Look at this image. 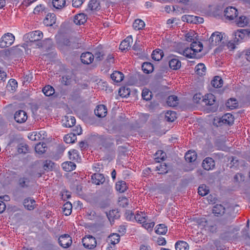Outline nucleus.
<instances>
[{"instance_id": "f257e3e1", "label": "nucleus", "mask_w": 250, "mask_h": 250, "mask_svg": "<svg viewBox=\"0 0 250 250\" xmlns=\"http://www.w3.org/2000/svg\"><path fill=\"white\" fill-rule=\"evenodd\" d=\"M15 41L14 36L10 33L5 34L0 41V47L4 48L11 46Z\"/></svg>"}, {"instance_id": "f03ea898", "label": "nucleus", "mask_w": 250, "mask_h": 250, "mask_svg": "<svg viewBox=\"0 0 250 250\" xmlns=\"http://www.w3.org/2000/svg\"><path fill=\"white\" fill-rule=\"evenodd\" d=\"M82 243L83 246L87 249H92L96 247L97 241L95 237L91 235L85 236L82 239Z\"/></svg>"}, {"instance_id": "7ed1b4c3", "label": "nucleus", "mask_w": 250, "mask_h": 250, "mask_svg": "<svg viewBox=\"0 0 250 250\" xmlns=\"http://www.w3.org/2000/svg\"><path fill=\"white\" fill-rule=\"evenodd\" d=\"M31 178L30 176L22 175L18 181V185L21 188H27L30 186Z\"/></svg>"}, {"instance_id": "20e7f679", "label": "nucleus", "mask_w": 250, "mask_h": 250, "mask_svg": "<svg viewBox=\"0 0 250 250\" xmlns=\"http://www.w3.org/2000/svg\"><path fill=\"white\" fill-rule=\"evenodd\" d=\"M42 38L43 33L39 30L33 31L27 34V38L31 42L41 41Z\"/></svg>"}, {"instance_id": "39448f33", "label": "nucleus", "mask_w": 250, "mask_h": 250, "mask_svg": "<svg viewBox=\"0 0 250 250\" xmlns=\"http://www.w3.org/2000/svg\"><path fill=\"white\" fill-rule=\"evenodd\" d=\"M238 11L233 7H227L224 11V15L227 19L232 20L237 16Z\"/></svg>"}, {"instance_id": "423d86ee", "label": "nucleus", "mask_w": 250, "mask_h": 250, "mask_svg": "<svg viewBox=\"0 0 250 250\" xmlns=\"http://www.w3.org/2000/svg\"><path fill=\"white\" fill-rule=\"evenodd\" d=\"M58 240L60 245L64 248H68L72 244L71 238L68 234L62 235Z\"/></svg>"}, {"instance_id": "0eeeda50", "label": "nucleus", "mask_w": 250, "mask_h": 250, "mask_svg": "<svg viewBox=\"0 0 250 250\" xmlns=\"http://www.w3.org/2000/svg\"><path fill=\"white\" fill-rule=\"evenodd\" d=\"M77 130H75V133H70L67 134L65 135L64 137V141L67 143V144H70V143H73L75 142V140H76V136L75 134H77L78 135H80L82 133V129L81 127L79 128L77 126Z\"/></svg>"}, {"instance_id": "6e6552de", "label": "nucleus", "mask_w": 250, "mask_h": 250, "mask_svg": "<svg viewBox=\"0 0 250 250\" xmlns=\"http://www.w3.org/2000/svg\"><path fill=\"white\" fill-rule=\"evenodd\" d=\"M14 119L17 123H23L27 120V115L24 111L20 110L16 111L15 113Z\"/></svg>"}, {"instance_id": "1a4fd4ad", "label": "nucleus", "mask_w": 250, "mask_h": 250, "mask_svg": "<svg viewBox=\"0 0 250 250\" xmlns=\"http://www.w3.org/2000/svg\"><path fill=\"white\" fill-rule=\"evenodd\" d=\"M94 59V55L89 52H86L82 54L81 60L83 64H89L91 63Z\"/></svg>"}, {"instance_id": "9d476101", "label": "nucleus", "mask_w": 250, "mask_h": 250, "mask_svg": "<svg viewBox=\"0 0 250 250\" xmlns=\"http://www.w3.org/2000/svg\"><path fill=\"white\" fill-rule=\"evenodd\" d=\"M222 39V36L219 32L213 33L210 38L209 39V42L211 45L216 46L221 41Z\"/></svg>"}, {"instance_id": "9b49d317", "label": "nucleus", "mask_w": 250, "mask_h": 250, "mask_svg": "<svg viewBox=\"0 0 250 250\" xmlns=\"http://www.w3.org/2000/svg\"><path fill=\"white\" fill-rule=\"evenodd\" d=\"M202 167L207 170H209L215 166V162L213 159L210 157H207L202 162Z\"/></svg>"}, {"instance_id": "f8f14e48", "label": "nucleus", "mask_w": 250, "mask_h": 250, "mask_svg": "<svg viewBox=\"0 0 250 250\" xmlns=\"http://www.w3.org/2000/svg\"><path fill=\"white\" fill-rule=\"evenodd\" d=\"M94 112L97 116L100 118H103L106 115L107 110L105 105L100 104L97 106Z\"/></svg>"}, {"instance_id": "ddd939ff", "label": "nucleus", "mask_w": 250, "mask_h": 250, "mask_svg": "<svg viewBox=\"0 0 250 250\" xmlns=\"http://www.w3.org/2000/svg\"><path fill=\"white\" fill-rule=\"evenodd\" d=\"M56 17L54 13L48 14L43 20V23L47 26H52L56 23Z\"/></svg>"}, {"instance_id": "4468645a", "label": "nucleus", "mask_w": 250, "mask_h": 250, "mask_svg": "<svg viewBox=\"0 0 250 250\" xmlns=\"http://www.w3.org/2000/svg\"><path fill=\"white\" fill-rule=\"evenodd\" d=\"M76 120L72 116H65L62 119L63 125L66 127H71L75 125Z\"/></svg>"}, {"instance_id": "2eb2a0df", "label": "nucleus", "mask_w": 250, "mask_h": 250, "mask_svg": "<svg viewBox=\"0 0 250 250\" xmlns=\"http://www.w3.org/2000/svg\"><path fill=\"white\" fill-rule=\"evenodd\" d=\"M93 183L99 185L103 184L105 181V178L103 174L94 173L91 176Z\"/></svg>"}, {"instance_id": "dca6fc26", "label": "nucleus", "mask_w": 250, "mask_h": 250, "mask_svg": "<svg viewBox=\"0 0 250 250\" xmlns=\"http://www.w3.org/2000/svg\"><path fill=\"white\" fill-rule=\"evenodd\" d=\"M87 17L83 13L76 15L74 18V22L78 25L83 24L86 21Z\"/></svg>"}, {"instance_id": "f3484780", "label": "nucleus", "mask_w": 250, "mask_h": 250, "mask_svg": "<svg viewBox=\"0 0 250 250\" xmlns=\"http://www.w3.org/2000/svg\"><path fill=\"white\" fill-rule=\"evenodd\" d=\"M130 41L132 42L131 36L127 37L125 39L122 41L120 45L119 48L122 51L128 50L130 47Z\"/></svg>"}, {"instance_id": "a211bd4d", "label": "nucleus", "mask_w": 250, "mask_h": 250, "mask_svg": "<svg viewBox=\"0 0 250 250\" xmlns=\"http://www.w3.org/2000/svg\"><path fill=\"white\" fill-rule=\"evenodd\" d=\"M215 97L212 94H208L204 96V98L202 100V102H204L206 105H213L215 101Z\"/></svg>"}, {"instance_id": "6ab92c4d", "label": "nucleus", "mask_w": 250, "mask_h": 250, "mask_svg": "<svg viewBox=\"0 0 250 250\" xmlns=\"http://www.w3.org/2000/svg\"><path fill=\"white\" fill-rule=\"evenodd\" d=\"M185 160L187 162L191 163L194 162L197 159V154L194 151H188L185 156Z\"/></svg>"}, {"instance_id": "aec40b11", "label": "nucleus", "mask_w": 250, "mask_h": 250, "mask_svg": "<svg viewBox=\"0 0 250 250\" xmlns=\"http://www.w3.org/2000/svg\"><path fill=\"white\" fill-rule=\"evenodd\" d=\"M225 208L221 204H217L212 209V212L216 216L222 215L225 213Z\"/></svg>"}, {"instance_id": "412c9836", "label": "nucleus", "mask_w": 250, "mask_h": 250, "mask_svg": "<svg viewBox=\"0 0 250 250\" xmlns=\"http://www.w3.org/2000/svg\"><path fill=\"white\" fill-rule=\"evenodd\" d=\"M124 74L120 72L115 71L111 75V78L116 83L121 82L124 79Z\"/></svg>"}, {"instance_id": "4be33fe9", "label": "nucleus", "mask_w": 250, "mask_h": 250, "mask_svg": "<svg viewBox=\"0 0 250 250\" xmlns=\"http://www.w3.org/2000/svg\"><path fill=\"white\" fill-rule=\"evenodd\" d=\"M169 66L173 70H177L181 67V63L178 59L173 58L169 61Z\"/></svg>"}, {"instance_id": "5701e85b", "label": "nucleus", "mask_w": 250, "mask_h": 250, "mask_svg": "<svg viewBox=\"0 0 250 250\" xmlns=\"http://www.w3.org/2000/svg\"><path fill=\"white\" fill-rule=\"evenodd\" d=\"M178 97L175 95L169 96L167 101V105L169 106L175 107L178 104Z\"/></svg>"}, {"instance_id": "b1692460", "label": "nucleus", "mask_w": 250, "mask_h": 250, "mask_svg": "<svg viewBox=\"0 0 250 250\" xmlns=\"http://www.w3.org/2000/svg\"><path fill=\"white\" fill-rule=\"evenodd\" d=\"M35 201L34 200L27 198L24 199L23 205L28 210H33L35 208Z\"/></svg>"}, {"instance_id": "393cba45", "label": "nucleus", "mask_w": 250, "mask_h": 250, "mask_svg": "<svg viewBox=\"0 0 250 250\" xmlns=\"http://www.w3.org/2000/svg\"><path fill=\"white\" fill-rule=\"evenodd\" d=\"M190 47L193 52L196 54L197 53L201 52L203 49V44L200 42H193L190 44Z\"/></svg>"}, {"instance_id": "a878e982", "label": "nucleus", "mask_w": 250, "mask_h": 250, "mask_svg": "<svg viewBox=\"0 0 250 250\" xmlns=\"http://www.w3.org/2000/svg\"><path fill=\"white\" fill-rule=\"evenodd\" d=\"M104 53L102 49L97 48L95 50L94 56L95 57L96 62L102 61L104 59Z\"/></svg>"}, {"instance_id": "bb28decb", "label": "nucleus", "mask_w": 250, "mask_h": 250, "mask_svg": "<svg viewBox=\"0 0 250 250\" xmlns=\"http://www.w3.org/2000/svg\"><path fill=\"white\" fill-rule=\"evenodd\" d=\"M176 250H188L189 246L188 244L184 241H179L175 245Z\"/></svg>"}, {"instance_id": "cd10ccee", "label": "nucleus", "mask_w": 250, "mask_h": 250, "mask_svg": "<svg viewBox=\"0 0 250 250\" xmlns=\"http://www.w3.org/2000/svg\"><path fill=\"white\" fill-rule=\"evenodd\" d=\"M46 144L44 143H39L35 147V151L40 154H42L46 150Z\"/></svg>"}, {"instance_id": "c85d7f7f", "label": "nucleus", "mask_w": 250, "mask_h": 250, "mask_svg": "<svg viewBox=\"0 0 250 250\" xmlns=\"http://www.w3.org/2000/svg\"><path fill=\"white\" fill-rule=\"evenodd\" d=\"M18 152L20 154H26L29 152L28 146L25 143H21L18 146Z\"/></svg>"}, {"instance_id": "c756f323", "label": "nucleus", "mask_w": 250, "mask_h": 250, "mask_svg": "<svg viewBox=\"0 0 250 250\" xmlns=\"http://www.w3.org/2000/svg\"><path fill=\"white\" fill-rule=\"evenodd\" d=\"M127 186L125 181H120L116 184V189L121 193L124 192L127 189Z\"/></svg>"}, {"instance_id": "7c9ffc66", "label": "nucleus", "mask_w": 250, "mask_h": 250, "mask_svg": "<svg viewBox=\"0 0 250 250\" xmlns=\"http://www.w3.org/2000/svg\"><path fill=\"white\" fill-rule=\"evenodd\" d=\"M163 56V52L161 49L155 50L153 51L151 54L152 59L156 61L161 60Z\"/></svg>"}, {"instance_id": "2f4dec72", "label": "nucleus", "mask_w": 250, "mask_h": 250, "mask_svg": "<svg viewBox=\"0 0 250 250\" xmlns=\"http://www.w3.org/2000/svg\"><path fill=\"white\" fill-rule=\"evenodd\" d=\"M233 119L234 118L231 114L227 113L223 116L221 119L223 123L230 125L233 124Z\"/></svg>"}, {"instance_id": "473e14b6", "label": "nucleus", "mask_w": 250, "mask_h": 250, "mask_svg": "<svg viewBox=\"0 0 250 250\" xmlns=\"http://www.w3.org/2000/svg\"><path fill=\"white\" fill-rule=\"evenodd\" d=\"M211 83L213 87L219 88L223 85V81L220 77L215 76L214 77L213 80L211 81Z\"/></svg>"}, {"instance_id": "72a5a7b5", "label": "nucleus", "mask_w": 250, "mask_h": 250, "mask_svg": "<svg viewBox=\"0 0 250 250\" xmlns=\"http://www.w3.org/2000/svg\"><path fill=\"white\" fill-rule=\"evenodd\" d=\"M120 236L118 234L113 233L108 237L107 241L112 245H115L119 243Z\"/></svg>"}, {"instance_id": "f704fd0d", "label": "nucleus", "mask_w": 250, "mask_h": 250, "mask_svg": "<svg viewBox=\"0 0 250 250\" xmlns=\"http://www.w3.org/2000/svg\"><path fill=\"white\" fill-rule=\"evenodd\" d=\"M142 70L144 72L149 74L153 70V66L152 63L149 62H145L142 65Z\"/></svg>"}, {"instance_id": "c9c22d12", "label": "nucleus", "mask_w": 250, "mask_h": 250, "mask_svg": "<svg viewBox=\"0 0 250 250\" xmlns=\"http://www.w3.org/2000/svg\"><path fill=\"white\" fill-rule=\"evenodd\" d=\"M183 55L188 58H197L191 47H187L183 51Z\"/></svg>"}, {"instance_id": "e433bc0d", "label": "nucleus", "mask_w": 250, "mask_h": 250, "mask_svg": "<svg viewBox=\"0 0 250 250\" xmlns=\"http://www.w3.org/2000/svg\"><path fill=\"white\" fill-rule=\"evenodd\" d=\"M62 168L66 171H70L74 170L76 167L75 164L72 162L63 163L62 165Z\"/></svg>"}, {"instance_id": "4c0bfd02", "label": "nucleus", "mask_w": 250, "mask_h": 250, "mask_svg": "<svg viewBox=\"0 0 250 250\" xmlns=\"http://www.w3.org/2000/svg\"><path fill=\"white\" fill-rule=\"evenodd\" d=\"M167 230V227L165 224H161L156 226L155 232L158 234H165Z\"/></svg>"}, {"instance_id": "58836bf2", "label": "nucleus", "mask_w": 250, "mask_h": 250, "mask_svg": "<svg viewBox=\"0 0 250 250\" xmlns=\"http://www.w3.org/2000/svg\"><path fill=\"white\" fill-rule=\"evenodd\" d=\"M120 216V213L117 209L110 210L109 213L107 214V216L109 220L111 219L113 220L114 219H118L119 218Z\"/></svg>"}, {"instance_id": "ea45409f", "label": "nucleus", "mask_w": 250, "mask_h": 250, "mask_svg": "<svg viewBox=\"0 0 250 250\" xmlns=\"http://www.w3.org/2000/svg\"><path fill=\"white\" fill-rule=\"evenodd\" d=\"M165 118L167 122H172L176 118V113L175 111H167L165 115Z\"/></svg>"}, {"instance_id": "a19ab883", "label": "nucleus", "mask_w": 250, "mask_h": 250, "mask_svg": "<svg viewBox=\"0 0 250 250\" xmlns=\"http://www.w3.org/2000/svg\"><path fill=\"white\" fill-rule=\"evenodd\" d=\"M145 26V24L144 21L140 19H137L135 20L133 26L135 30H142L144 28Z\"/></svg>"}, {"instance_id": "79ce46f5", "label": "nucleus", "mask_w": 250, "mask_h": 250, "mask_svg": "<svg viewBox=\"0 0 250 250\" xmlns=\"http://www.w3.org/2000/svg\"><path fill=\"white\" fill-rule=\"evenodd\" d=\"M155 160L156 162H160V161L164 160L166 154L163 151L160 150H158L155 153Z\"/></svg>"}, {"instance_id": "37998d69", "label": "nucleus", "mask_w": 250, "mask_h": 250, "mask_svg": "<svg viewBox=\"0 0 250 250\" xmlns=\"http://www.w3.org/2000/svg\"><path fill=\"white\" fill-rule=\"evenodd\" d=\"M188 19L187 20V22H194V23H201L204 22V19L203 18L200 17H193L188 16Z\"/></svg>"}, {"instance_id": "c03bdc74", "label": "nucleus", "mask_w": 250, "mask_h": 250, "mask_svg": "<svg viewBox=\"0 0 250 250\" xmlns=\"http://www.w3.org/2000/svg\"><path fill=\"white\" fill-rule=\"evenodd\" d=\"M42 91L46 96L52 95L55 92L54 88L52 86L49 85L44 87Z\"/></svg>"}, {"instance_id": "a18cd8bd", "label": "nucleus", "mask_w": 250, "mask_h": 250, "mask_svg": "<svg viewBox=\"0 0 250 250\" xmlns=\"http://www.w3.org/2000/svg\"><path fill=\"white\" fill-rule=\"evenodd\" d=\"M198 192L200 195L202 196L207 195L209 192L208 188L205 185H202L199 187Z\"/></svg>"}, {"instance_id": "49530a36", "label": "nucleus", "mask_w": 250, "mask_h": 250, "mask_svg": "<svg viewBox=\"0 0 250 250\" xmlns=\"http://www.w3.org/2000/svg\"><path fill=\"white\" fill-rule=\"evenodd\" d=\"M206 68L203 63H199L195 67V71L197 74L200 76L204 74Z\"/></svg>"}, {"instance_id": "de8ad7c7", "label": "nucleus", "mask_w": 250, "mask_h": 250, "mask_svg": "<svg viewBox=\"0 0 250 250\" xmlns=\"http://www.w3.org/2000/svg\"><path fill=\"white\" fill-rule=\"evenodd\" d=\"M18 83L14 79H10L7 85V88L9 91H13L17 87Z\"/></svg>"}, {"instance_id": "09e8293b", "label": "nucleus", "mask_w": 250, "mask_h": 250, "mask_svg": "<svg viewBox=\"0 0 250 250\" xmlns=\"http://www.w3.org/2000/svg\"><path fill=\"white\" fill-rule=\"evenodd\" d=\"M88 7L92 10H97L100 9V3L97 0H91L88 4Z\"/></svg>"}, {"instance_id": "8fccbe9b", "label": "nucleus", "mask_w": 250, "mask_h": 250, "mask_svg": "<svg viewBox=\"0 0 250 250\" xmlns=\"http://www.w3.org/2000/svg\"><path fill=\"white\" fill-rule=\"evenodd\" d=\"M147 216L145 214H143L141 212V214L137 213L134 216V218L136 221L139 222L141 224L146 222L147 220Z\"/></svg>"}, {"instance_id": "3c124183", "label": "nucleus", "mask_w": 250, "mask_h": 250, "mask_svg": "<svg viewBox=\"0 0 250 250\" xmlns=\"http://www.w3.org/2000/svg\"><path fill=\"white\" fill-rule=\"evenodd\" d=\"M52 4L55 8L60 9L64 6L65 0H53Z\"/></svg>"}, {"instance_id": "603ef678", "label": "nucleus", "mask_w": 250, "mask_h": 250, "mask_svg": "<svg viewBox=\"0 0 250 250\" xmlns=\"http://www.w3.org/2000/svg\"><path fill=\"white\" fill-rule=\"evenodd\" d=\"M130 93V89L129 88L125 86L122 87L119 89V94L123 97H125L129 96Z\"/></svg>"}, {"instance_id": "864d4df0", "label": "nucleus", "mask_w": 250, "mask_h": 250, "mask_svg": "<svg viewBox=\"0 0 250 250\" xmlns=\"http://www.w3.org/2000/svg\"><path fill=\"white\" fill-rule=\"evenodd\" d=\"M72 205L70 202H67L63 205V211L65 215H69L71 213Z\"/></svg>"}, {"instance_id": "5fc2aeb1", "label": "nucleus", "mask_w": 250, "mask_h": 250, "mask_svg": "<svg viewBox=\"0 0 250 250\" xmlns=\"http://www.w3.org/2000/svg\"><path fill=\"white\" fill-rule=\"evenodd\" d=\"M236 24L241 27H243L248 23V20L245 16H240L236 21Z\"/></svg>"}, {"instance_id": "6e6d98bb", "label": "nucleus", "mask_w": 250, "mask_h": 250, "mask_svg": "<svg viewBox=\"0 0 250 250\" xmlns=\"http://www.w3.org/2000/svg\"><path fill=\"white\" fill-rule=\"evenodd\" d=\"M142 97L144 100L146 101H149L151 99V92L147 89H143Z\"/></svg>"}, {"instance_id": "4d7b16f0", "label": "nucleus", "mask_w": 250, "mask_h": 250, "mask_svg": "<svg viewBox=\"0 0 250 250\" xmlns=\"http://www.w3.org/2000/svg\"><path fill=\"white\" fill-rule=\"evenodd\" d=\"M54 165V163L52 162L51 161L46 160L43 165V168L44 169V170L47 171L51 170Z\"/></svg>"}, {"instance_id": "13d9d810", "label": "nucleus", "mask_w": 250, "mask_h": 250, "mask_svg": "<svg viewBox=\"0 0 250 250\" xmlns=\"http://www.w3.org/2000/svg\"><path fill=\"white\" fill-rule=\"evenodd\" d=\"M237 104H238L235 100L233 99H230L227 102L226 105L227 107L232 109L237 106Z\"/></svg>"}, {"instance_id": "bf43d9fd", "label": "nucleus", "mask_w": 250, "mask_h": 250, "mask_svg": "<svg viewBox=\"0 0 250 250\" xmlns=\"http://www.w3.org/2000/svg\"><path fill=\"white\" fill-rule=\"evenodd\" d=\"M72 82V76L66 75L62 77V83L66 85L70 84Z\"/></svg>"}, {"instance_id": "052dcab7", "label": "nucleus", "mask_w": 250, "mask_h": 250, "mask_svg": "<svg viewBox=\"0 0 250 250\" xmlns=\"http://www.w3.org/2000/svg\"><path fill=\"white\" fill-rule=\"evenodd\" d=\"M167 165L166 163H162L159 166H157L156 167L157 170L159 171V173L163 174L166 173L167 172Z\"/></svg>"}, {"instance_id": "680f3d73", "label": "nucleus", "mask_w": 250, "mask_h": 250, "mask_svg": "<svg viewBox=\"0 0 250 250\" xmlns=\"http://www.w3.org/2000/svg\"><path fill=\"white\" fill-rule=\"evenodd\" d=\"M204 98V96H202L200 93H197L193 96V101L195 103L198 104L202 102V100Z\"/></svg>"}, {"instance_id": "e2e57ef3", "label": "nucleus", "mask_w": 250, "mask_h": 250, "mask_svg": "<svg viewBox=\"0 0 250 250\" xmlns=\"http://www.w3.org/2000/svg\"><path fill=\"white\" fill-rule=\"evenodd\" d=\"M143 225V227L144 228H145L146 229H147V230H152V228H153L154 226V222H151V223H142Z\"/></svg>"}, {"instance_id": "0e129e2a", "label": "nucleus", "mask_w": 250, "mask_h": 250, "mask_svg": "<svg viewBox=\"0 0 250 250\" xmlns=\"http://www.w3.org/2000/svg\"><path fill=\"white\" fill-rule=\"evenodd\" d=\"M243 30L244 29H241L240 31L238 30L235 33V36L236 38H237V37H238L241 40L244 39V38L246 37V35L244 34V32H243Z\"/></svg>"}, {"instance_id": "69168bd1", "label": "nucleus", "mask_w": 250, "mask_h": 250, "mask_svg": "<svg viewBox=\"0 0 250 250\" xmlns=\"http://www.w3.org/2000/svg\"><path fill=\"white\" fill-rule=\"evenodd\" d=\"M84 0H73L72 5L75 7H79L83 3Z\"/></svg>"}, {"instance_id": "338daca9", "label": "nucleus", "mask_w": 250, "mask_h": 250, "mask_svg": "<svg viewBox=\"0 0 250 250\" xmlns=\"http://www.w3.org/2000/svg\"><path fill=\"white\" fill-rule=\"evenodd\" d=\"M44 10V8L42 5H38L35 8L34 10V13L36 14L39 13L40 12L42 13Z\"/></svg>"}, {"instance_id": "774afa93", "label": "nucleus", "mask_w": 250, "mask_h": 250, "mask_svg": "<svg viewBox=\"0 0 250 250\" xmlns=\"http://www.w3.org/2000/svg\"><path fill=\"white\" fill-rule=\"evenodd\" d=\"M140 42L139 41V38L137 37V39L136 40V41L133 46V49L135 51H141L142 50L141 48V45H140L137 42Z\"/></svg>"}]
</instances>
